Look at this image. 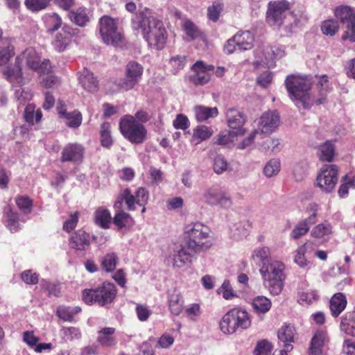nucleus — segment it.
Segmentation results:
<instances>
[{
	"instance_id": "f257e3e1",
	"label": "nucleus",
	"mask_w": 355,
	"mask_h": 355,
	"mask_svg": "<svg viewBox=\"0 0 355 355\" xmlns=\"http://www.w3.org/2000/svg\"><path fill=\"white\" fill-rule=\"evenodd\" d=\"M132 24L135 30L141 33L150 47L157 50L164 47L167 34L162 21L153 16L139 13L132 19Z\"/></svg>"
},
{
	"instance_id": "f03ea898",
	"label": "nucleus",
	"mask_w": 355,
	"mask_h": 355,
	"mask_svg": "<svg viewBox=\"0 0 355 355\" xmlns=\"http://www.w3.org/2000/svg\"><path fill=\"white\" fill-rule=\"evenodd\" d=\"M183 239L187 248L193 253L206 251L212 245L209 228L200 223L188 225Z\"/></svg>"
},
{
	"instance_id": "7ed1b4c3",
	"label": "nucleus",
	"mask_w": 355,
	"mask_h": 355,
	"mask_svg": "<svg viewBox=\"0 0 355 355\" xmlns=\"http://www.w3.org/2000/svg\"><path fill=\"white\" fill-rule=\"evenodd\" d=\"M284 85L290 98L297 106L301 105L304 109H309L313 105L311 99L310 90L311 82L306 78L289 75L286 77Z\"/></svg>"
},
{
	"instance_id": "20e7f679",
	"label": "nucleus",
	"mask_w": 355,
	"mask_h": 355,
	"mask_svg": "<svg viewBox=\"0 0 355 355\" xmlns=\"http://www.w3.org/2000/svg\"><path fill=\"white\" fill-rule=\"evenodd\" d=\"M123 202H125L128 211H132L136 209V207L133 205V202H135L133 194L129 188H126L120 191L117 200L113 205L115 214L112 218V223L116 226L119 230L123 228L130 229L135 223L131 215L122 209Z\"/></svg>"
},
{
	"instance_id": "39448f33",
	"label": "nucleus",
	"mask_w": 355,
	"mask_h": 355,
	"mask_svg": "<svg viewBox=\"0 0 355 355\" xmlns=\"http://www.w3.org/2000/svg\"><path fill=\"white\" fill-rule=\"evenodd\" d=\"M117 294L116 286L109 282H104L96 288H86L83 291V300L88 305L97 304L105 306L112 304Z\"/></svg>"
},
{
	"instance_id": "423d86ee",
	"label": "nucleus",
	"mask_w": 355,
	"mask_h": 355,
	"mask_svg": "<svg viewBox=\"0 0 355 355\" xmlns=\"http://www.w3.org/2000/svg\"><path fill=\"white\" fill-rule=\"evenodd\" d=\"M251 324L250 314L241 308L228 311L220 322V329L224 334H233L239 328L247 329Z\"/></svg>"
},
{
	"instance_id": "0eeeda50",
	"label": "nucleus",
	"mask_w": 355,
	"mask_h": 355,
	"mask_svg": "<svg viewBox=\"0 0 355 355\" xmlns=\"http://www.w3.org/2000/svg\"><path fill=\"white\" fill-rule=\"evenodd\" d=\"M119 126L121 135L132 144H142L146 139L147 130L145 126L132 115L123 116L120 119Z\"/></svg>"
},
{
	"instance_id": "6e6552de",
	"label": "nucleus",
	"mask_w": 355,
	"mask_h": 355,
	"mask_svg": "<svg viewBox=\"0 0 355 355\" xmlns=\"http://www.w3.org/2000/svg\"><path fill=\"white\" fill-rule=\"evenodd\" d=\"M333 12L336 19L345 27L341 40L355 42V8L348 5H340Z\"/></svg>"
},
{
	"instance_id": "1a4fd4ad",
	"label": "nucleus",
	"mask_w": 355,
	"mask_h": 355,
	"mask_svg": "<svg viewBox=\"0 0 355 355\" xmlns=\"http://www.w3.org/2000/svg\"><path fill=\"white\" fill-rule=\"evenodd\" d=\"M143 72L141 64L136 61H130L125 68V77L116 80L114 83L121 90H131L141 80Z\"/></svg>"
},
{
	"instance_id": "9d476101",
	"label": "nucleus",
	"mask_w": 355,
	"mask_h": 355,
	"mask_svg": "<svg viewBox=\"0 0 355 355\" xmlns=\"http://www.w3.org/2000/svg\"><path fill=\"white\" fill-rule=\"evenodd\" d=\"M100 33L105 43L116 45L122 39L121 34L118 31L116 21L107 16H103L99 20Z\"/></svg>"
},
{
	"instance_id": "9b49d317",
	"label": "nucleus",
	"mask_w": 355,
	"mask_h": 355,
	"mask_svg": "<svg viewBox=\"0 0 355 355\" xmlns=\"http://www.w3.org/2000/svg\"><path fill=\"white\" fill-rule=\"evenodd\" d=\"M289 9L290 3L286 0L270 1L266 12L267 23L270 26H281Z\"/></svg>"
},
{
	"instance_id": "f8f14e48",
	"label": "nucleus",
	"mask_w": 355,
	"mask_h": 355,
	"mask_svg": "<svg viewBox=\"0 0 355 355\" xmlns=\"http://www.w3.org/2000/svg\"><path fill=\"white\" fill-rule=\"evenodd\" d=\"M204 202L209 205H218L227 209L232 205L230 196L220 188L213 186L206 189L202 193Z\"/></svg>"
},
{
	"instance_id": "ddd939ff",
	"label": "nucleus",
	"mask_w": 355,
	"mask_h": 355,
	"mask_svg": "<svg viewBox=\"0 0 355 355\" xmlns=\"http://www.w3.org/2000/svg\"><path fill=\"white\" fill-rule=\"evenodd\" d=\"M214 65L207 64L202 60H198L191 67L194 74L189 76L190 83L196 86L208 83L211 79L210 72H214Z\"/></svg>"
},
{
	"instance_id": "4468645a",
	"label": "nucleus",
	"mask_w": 355,
	"mask_h": 355,
	"mask_svg": "<svg viewBox=\"0 0 355 355\" xmlns=\"http://www.w3.org/2000/svg\"><path fill=\"white\" fill-rule=\"evenodd\" d=\"M91 235L83 229L72 232L68 239V244L70 249L76 252H85L91 246ZM96 236H92L93 239H96Z\"/></svg>"
},
{
	"instance_id": "2eb2a0df",
	"label": "nucleus",
	"mask_w": 355,
	"mask_h": 355,
	"mask_svg": "<svg viewBox=\"0 0 355 355\" xmlns=\"http://www.w3.org/2000/svg\"><path fill=\"white\" fill-rule=\"evenodd\" d=\"M338 169L336 165L331 164L323 169L317 178V184L326 192H330L338 181Z\"/></svg>"
},
{
	"instance_id": "dca6fc26",
	"label": "nucleus",
	"mask_w": 355,
	"mask_h": 355,
	"mask_svg": "<svg viewBox=\"0 0 355 355\" xmlns=\"http://www.w3.org/2000/svg\"><path fill=\"white\" fill-rule=\"evenodd\" d=\"M85 149L83 145L78 143H69L63 148L60 162H70L73 164H81L84 159Z\"/></svg>"
},
{
	"instance_id": "f3484780",
	"label": "nucleus",
	"mask_w": 355,
	"mask_h": 355,
	"mask_svg": "<svg viewBox=\"0 0 355 355\" xmlns=\"http://www.w3.org/2000/svg\"><path fill=\"white\" fill-rule=\"evenodd\" d=\"M279 124V116L277 111L264 113L260 118L259 129L263 134L272 132Z\"/></svg>"
},
{
	"instance_id": "a211bd4d",
	"label": "nucleus",
	"mask_w": 355,
	"mask_h": 355,
	"mask_svg": "<svg viewBox=\"0 0 355 355\" xmlns=\"http://www.w3.org/2000/svg\"><path fill=\"white\" fill-rule=\"evenodd\" d=\"M327 341V331L318 329L311 338L309 347V355H322L323 347Z\"/></svg>"
},
{
	"instance_id": "6ab92c4d",
	"label": "nucleus",
	"mask_w": 355,
	"mask_h": 355,
	"mask_svg": "<svg viewBox=\"0 0 355 355\" xmlns=\"http://www.w3.org/2000/svg\"><path fill=\"white\" fill-rule=\"evenodd\" d=\"M296 330L291 324H284L278 331V339L284 343V349L291 351L293 348L292 343L295 342Z\"/></svg>"
},
{
	"instance_id": "aec40b11",
	"label": "nucleus",
	"mask_w": 355,
	"mask_h": 355,
	"mask_svg": "<svg viewBox=\"0 0 355 355\" xmlns=\"http://www.w3.org/2000/svg\"><path fill=\"white\" fill-rule=\"evenodd\" d=\"M16 61L17 63L24 62L28 67L34 70L38 67L41 58L34 48L29 47L16 57Z\"/></svg>"
},
{
	"instance_id": "412c9836",
	"label": "nucleus",
	"mask_w": 355,
	"mask_h": 355,
	"mask_svg": "<svg viewBox=\"0 0 355 355\" xmlns=\"http://www.w3.org/2000/svg\"><path fill=\"white\" fill-rule=\"evenodd\" d=\"M193 254L185 245H181L178 249L174 250L172 255L173 266L180 268L191 263Z\"/></svg>"
},
{
	"instance_id": "4be33fe9",
	"label": "nucleus",
	"mask_w": 355,
	"mask_h": 355,
	"mask_svg": "<svg viewBox=\"0 0 355 355\" xmlns=\"http://www.w3.org/2000/svg\"><path fill=\"white\" fill-rule=\"evenodd\" d=\"M284 265L280 261H273L262 266L260 272L263 279L282 278L284 277Z\"/></svg>"
},
{
	"instance_id": "5701e85b",
	"label": "nucleus",
	"mask_w": 355,
	"mask_h": 355,
	"mask_svg": "<svg viewBox=\"0 0 355 355\" xmlns=\"http://www.w3.org/2000/svg\"><path fill=\"white\" fill-rule=\"evenodd\" d=\"M21 64V62L17 63L15 60L13 66H8L3 71V74L6 80L17 85H21L24 83Z\"/></svg>"
},
{
	"instance_id": "b1692460",
	"label": "nucleus",
	"mask_w": 355,
	"mask_h": 355,
	"mask_svg": "<svg viewBox=\"0 0 355 355\" xmlns=\"http://www.w3.org/2000/svg\"><path fill=\"white\" fill-rule=\"evenodd\" d=\"M116 329L114 327H104L98 331L96 338L97 343L105 347H114L117 343V340L114 337Z\"/></svg>"
},
{
	"instance_id": "393cba45",
	"label": "nucleus",
	"mask_w": 355,
	"mask_h": 355,
	"mask_svg": "<svg viewBox=\"0 0 355 355\" xmlns=\"http://www.w3.org/2000/svg\"><path fill=\"white\" fill-rule=\"evenodd\" d=\"M79 81L82 87L89 92H96L98 90V80L94 73L84 69L79 76Z\"/></svg>"
},
{
	"instance_id": "a878e982",
	"label": "nucleus",
	"mask_w": 355,
	"mask_h": 355,
	"mask_svg": "<svg viewBox=\"0 0 355 355\" xmlns=\"http://www.w3.org/2000/svg\"><path fill=\"white\" fill-rule=\"evenodd\" d=\"M226 118L230 128L236 129V130L243 129V125L245 122V116L242 112L235 108H229L226 112Z\"/></svg>"
},
{
	"instance_id": "bb28decb",
	"label": "nucleus",
	"mask_w": 355,
	"mask_h": 355,
	"mask_svg": "<svg viewBox=\"0 0 355 355\" xmlns=\"http://www.w3.org/2000/svg\"><path fill=\"white\" fill-rule=\"evenodd\" d=\"M329 309L333 317H338L346 308L347 300L343 293H336L331 298Z\"/></svg>"
},
{
	"instance_id": "cd10ccee",
	"label": "nucleus",
	"mask_w": 355,
	"mask_h": 355,
	"mask_svg": "<svg viewBox=\"0 0 355 355\" xmlns=\"http://www.w3.org/2000/svg\"><path fill=\"white\" fill-rule=\"evenodd\" d=\"M94 222L102 229H109L112 222L109 209L104 207H98L94 213Z\"/></svg>"
},
{
	"instance_id": "c85d7f7f",
	"label": "nucleus",
	"mask_w": 355,
	"mask_h": 355,
	"mask_svg": "<svg viewBox=\"0 0 355 355\" xmlns=\"http://www.w3.org/2000/svg\"><path fill=\"white\" fill-rule=\"evenodd\" d=\"M4 215L6 216V226L12 232H17L21 230L19 223V215L14 211L13 209L8 205L4 208Z\"/></svg>"
},
{
	"instance_id": "c756f323",
	"label": "nucleus",
	"mask_w": 355,
	"mask_h": 355,
	"mask_svg": "<svg viewBox=\"0 0 355 355\" xmlns=\"http://www.w3.org/2000/svg\"><path fill=\"white\" fill-rule=\"evenodd\" d=\"M15 48L10 38H5L0 46V66L6 64L15 54Z\"/></svg>"
},
{
	"instance_id": "7c9ffc66",
	"label": "nucleus",
	"mask_w": 355,
	"mask_h": 355,
	"mask_svg": "<svg viewBox=\"0 0 355 355\" xmlns=\"http://www.w3.org/2000/svg\"><path fill=\"white\" fill-rule=\"evenodd\" d=\"M233 37L239 51H246L253 47L254 37L250 31L239 32Z\"/></svg>"
},
{
	"instance_id": "2f4dec72",
	"label": "nucleus",
	"mask_w": 355,
	"mask_h": 355,
	"mask_svg": "<svg viewBox=\"0 0 355 355\" xmlns=\"http://www.w3.org/2000/svg\"><path fill=\"white\" fill-rule=\"evenodd\" d=\"M340 327L346 334L355 337V311H348L342 317Z\"/></svg>"
},
{
	"instance_id": "473e14b6",
	"label": "nucleus",
	"mask_w": 355,
	"mask_h": 355,
	"mask_svg": "<svg viewBox=\"0 0 355 355\" xmlns=\"http://www.w3.org/2000/svg\"><path fill=\"white\" fill-rule=\"evenodd\" d=\"M168 309L173 315H180L183 310L184 300L181 295L176 291H173L168 296Z\"/></svg>"
},
{
	"instance_id": "72a5a7b5",
	"label": "nucleus",
	"mask_w": 355,
	"mask_h": 355,
	"mask_svg": "<svg viewBox=\"0 0 355 355\" xmlns=\"http://www.w3.org/2000/svg\"><path fill=\"white\" fill-rule=\"evenodd\" d=\"M194 113L196 119L198 121L202 122L210 118H214L218 116V108L208 107L204 105H196L194 107Z\"/></svg>"
},
{
	"instance_id": "f704fd0d",
	"label": "nucleus",
	"mask_w": 355,
	"mask_h": 355,
	"mask_svg": "<svg viewBox=\"0 0 355 355\" xmlns=\"http://www.w3.org/2000/svg\"><path fill=\"white\" fill-rule=\"evenodd\" d=\"M245 129L239 130H224L220 132L216 137L215 143L218 145H229L233 143L234 139L238 135H243Z\"/></svg>"
},
{
	"instance_id": "c9c22d12",
	"label": "nucleus",
	"mask_w": 355,
	"mask_h": 355,
	"mask_svg": "<svg viewBox=\"0 0 355 355\" xmlns=\"http://www.w3.org/2000/svg\"><path fill=\"white\" fill-rule=\"evenodd\" d=\"M24 118L25 121L30 125L34 123H39L42 118V112L40 109L35 110V105L28 103L24 110Z\"/></svg>"
},
{
	"instance_id": "e433bc0d",
	"label": "nucleus",
	"mask_w": 355,
	"mask_h": 355,
	"mask_svg": "<svg viewBox=\"0 0 355 355\" xmlns=\"http://www.w3.org/2000/svg\"><path fill=\"white\" fill-rule=\"evenodd\" d=\"M316 86L319 92L320 97L315 101V103L316 105L324 104L327 101V95L330 89L327 76L323 75L320 76Z\"/></svg>"
},
{
	"instance_id": "4c0bfd02",
	"label": "nucleus",
	"mask_w": 355,
	"mask_h": 355,
	"mask_svg": "<svg viewBox=\"0 0 355 355\" xmlns=\"http://www.w3.org/2000/svg\"><path fill=\"white\" fill-rule=\"evenodd\" d=\"M252 305L254 312L260 315L268 312L270 309L272 304L268 298L259 295L253 299Z\"/></svg>"
},
{
	"instance_id": "58836bf2",
	"label": "nucleus",
	"mask_w": 355,
	"mask_h": 355,
	"mask_svg": "<svg viewBox=\"0 0 355 355\" xmlns=\"http://www.w3.org/2000/svg\"><path fill=\"white\" fill-rule=\"evenodd\" d=\"M182 28L187 36L189 37L190 40L205 37L204 33L190 19H186L183 22Z\"/></svg>"
},
{
	"instance_id": "ea45409f",
	"label": "nucleus",
	"mask_w": 355,
	"mask_h": 355,
	"mask_svg": "<svg viewBox=\"0 0 355 355\" xmlns=\"http://www.w3.org/2000/svg\"><path fill=\"white\" fill-rule=\"evenodd\" d=\"M79 306L71 308L69 306H59L56 310L57 316L64 322H73L74 315L80 312Z\"/></svg>"
},
{
	"instance_id": "a19ab883",
	"label": "nucleus",
	"mask_w": 355,
	"mask_h": 355,
	"mask_svg": "<svg viewBox=\"0 0 355 355\" xmlns=\"http://www.w3.org/2000/svg\"><path fill=\"white\" fill-rule=\"evenodd\" d=\"M100 140L103 147L109 148L113 144V139L111 136V125L109 122H103L100 128Z\"/></svg>"
},
{
	"instance_id": "79ce46f5",
	"label": "nucleus",
	"mask_w": 355,
	"mask_h": 355,
	"mask_svg": "<svg viewBox=\"0 0 355 355\" xmlns=\"http://www.w3.org/2000/svg\"><path fill=\"white\" fill-rule=\"evenodd\" d=\"M134 198V207H136V205L142 207L141 213L144 214L146 211V205H147L149 199V193L144 187H139L133 194Z\"/></svg>"
},
{
	"instance_id": "37998d69",
	"label": "nucleus",
	"mask_w": 355,
	"mask_h": 355,
	"mask_svg": "<svg viewBox=\"0 0 355 355\" xmlns=\"http://www.w3.org/2000/svg\"><path fill=\"white\" fill-rule=\"evenodd\" d=\"M69 17L71 21L80 26H85L89 21V17L85 8H79L76 11H71L69 13Z\"/></svg>"
},
{
	"instance_id": "c03bdc74",
	"label": "nucleus",
	"mask_w": 355,
	"mask_h": 355,
	"mask_svg": "<svg viewBox=\"0 0 355 355\" xmlns=\"http://www.w3.org/2000/svg\"><path fill=\"white\" fill-rule=\"evenodd\" d=\"M335 148L331 141H326L320 146L319 158L322 162H331L334 157Z\"/></svg>"
},
{
	"instance_id": "a18cd8bd",
	"label": "nucleus",
	"mask_w": 355,
	"mask_h": 355,
	"mask_svg": "<svg viewBox=\"0 0 355 355\" xmlns=\"http://www.w3.org/2000/svg\"><path fill=\"white\" fill-rule=\"evenodd\" d=\"M119 262V258L115 252L106 254L101 260V268L107 272H112L115 270Z\"/></svg>"
},
{
	"instance_id": "49530a36",
	"label": "nucleus",
	"mask_w": 355,
	"mask_h": 355,
	"mask_svg": "<svg viewBox=\"0 0 355 355\" xmlns=\"http://www.w3.org/2000/svg\"><path fill=\"white\" fill-rule=\"evenodd\" d=\"M252 259L266 266L270 260V248L264 246L255 249L252 254Z\"/></svg>"
},
{
	"instance_id": "de8ad7c7",
	"label": "nucleus",
	"mask_w": 355,
	"mask_h": 355,
	"mask_svg": "<svg viewBox=\"0 0 355 355\" xmlns=\"http://www.w3.org/2000/svg\"><path fill=\"white\" fill-rule=\"evenodd\" d=\"M284 277L263 279L265 286L273 295H279L284 287Z\"/></svg>"
},
{
	"instance_id": "09e8293b",
	"label": "nucleus",
	"mask_w": 355,
	"mask_h": 355,
	"mask_svg": "<svg viewBox=\"0 0 355 355\" xmlns=\"http://www.w3.org/2000/svg\"><path fill=\"white\" fill-rule=\"evenodd\" d=\"M332 232V227L329 223L324 222L315 226L311 230V235L315 239H323L329 236Z\"/></svg>"
},
{
	"instance_id": "8fccbe9b",
	"label": "nucleus",
	"mask_w": 355,
	"mask_h": 355,
	"mask_svg": "<svg viewBox=\"0 0 355 355\" xmlns=\"http://www.w3.org/2000/svg\"><path fill=\"white\" fill-rule=\"evenodd\" d=\"M223 8L224 4L222 0H216L211 6L207 8V18L213 22H216L219 19Z\"/></svg>"
},
{
	"instance_id": "3c124183",
	"label": "nucleus",
	"mask_w": 355,
	"mask_h": 355,
	"mask_svg": "<svg viewBox=\"0 0 355 355\" xmlns=\"http://www.w3.org/2000/svg\"><path fill=\"white\" fill-rule=\"evenodd\" d=\"M15 203L18 209L24 214H31L32 212L33 201L28 196H17Z\"/></svg>"
},
{
	"instance_id": "603ef678",
	"label": "nucleus",
	"mask_w": 355,
	"mask_h": 355,
	"mask_svg": "<svg viewBox=\"0 0 355 355\" xmlns=\"http://www.w3.org/2000/svg\"><path fill=\"white\" fill-rule=\"evenodd\" d=\"M67 121V125L69 128H77L81 123L83 120L82 114L78 110L67 112L62 118Z\"/></svg>"
},
{
	"instance_id": "864d4df0",
	"label": "nucleus",
	"mask_w": 355,
	"mask_h": 355,
	"mask_svg": "<svg viewBox=\"0 0 355 355\" xmlns=\"http://www.w3.org/2000/svg\"><path fill=\"white\" fill-rule=\"evenodd\" d=\"M70 42V36L67 33H58L56 34L53 46L58 52L65 50Z\"/></svg>"
},
{
	"instance_id": "5fc2aeb1",
	"label": "nucleus",
	"mask_w": 355,
	"mask_h": 355,
	"mask_svg": "<svg viewBox=\"0 0 355 355\" xmlns=\"http://www.w3.org/2000/svg\"><path fill=\"white\" fill-rule=\"evenodd\" d=\"M318 211V205L315 202L309 204L306 209V212L309 214V216L302 221L310 227L314 225L317 222V216Z\"/></svg>"
},
{
	"instance_id": "6e6d98bb",
	"label": "nucleus",
	"mask_w": 355,
	"mask_h": 355,
	"mask_svg": "<svg viewBox=\"0 0 355 355\" xmlns=\"http://www.w3.org/2000/svg\"><path fill=\"white\" fill-rule=\"evenodd\" d=\"M339 30L338 21L334 19L325 20L321 25V31L326 35L333 36Z\"/></svg>"
},
{
	"instance_id": "4d7b16f0",
	"label": "nucleus",
	"mask_w": 355,
	"mask_h": 355,
	"mask_svg": "<svg viewBox=\"0 0 355 355\" xmlns=\"http://www.w3.org/2000/svg\"><path fill=\"white\" fill-rule=\"evenodd\" d=\"M318 300L316 291L302 292L298 294V302L302 305H309Z\"/></svg>"
},
{
	"instance_id": "13d9d810",
	"label": "nucleus",
	"mask_w": 355,
	"mask_h": 355,
	"mask_svg": "<svg viewBox=\"0 0 355 355\" xmlns=\"http://www.w3.org/2000/svg\"><path fill=\"white\" fill-rule=\"evenodd\" d=\"M280 171V162L279 159H270L263 168V173L267 177L275 175Z\"/></svg>"
},
{
	"instance_id": "bf43d9fd",
	"label": "nucleus",
	"mask_w": 355,
	"mask_h": 355,
	"mask_svg": "<svg viewBox=\"0 0 355 355\" xmlns=\"http://www.w3.org/2000/svg\"><path fill=\"white\" fill-rule=\"evenodd\" d=\"M306 250V244L304 243L295 251L294 261L300 267H305L309 263L308 260L305 257Z\"/></svg>"
},
{
	"instance_id": "052dcab7",
	"label": "nucleus",
	"mask_w": 355,
	"mask_h": 355,
	"mask_svg": "<svg viewBox=\"0 0 355 355\" xmlns=\"http://www.w3.org/2000/svg\"><path fill=\"white\" fill-rule=\"evenodd\" d=\"M24 4L29 10L37 12L48 6L49 0H25Z\"/></svg>"
},
{
	"instance_id": "680f3d73",
	"label": "nucleus",
	"mask_w": 355,
	"mask_h": 355,
	"mask_svg": "<svg viewBox=\"0 0 355 355\" xmlns=\"http://www.w3.org/2000/svg\"><path fill=\"white\" fill-rule=\"evenodd\" d=\"M272 349V345L266 340L259 341L254 350V355H270Z\"/></svg>"
},
{
	"instance_id": "e2e57ef3",
	"label": "nucleus",
	"mask_w": 355,
	"mask_h": 355,
	"mask_svg": "<svg viewBox=\"0 0 355 355\" xmlns=\"http://www.w3.org/2000/svg\"><path fill=\"white\" fill-rule=\"evenodd\" d=\"M79 220V212L75 211L71 214L69 218L65 220L62 225V229L67 233L71 232L76 227Z\"/></svg>"
},
{
	"instance_id": "0e129e2a",
	"label": "nucleus",
	"mask_w": 355,
	"mask_h": 355,
	"mask_svg": "<svg viewBox=\"0 0 355 355\" xmlns=\"http://www.w3.org/2000/svg\"><path fill=\"white\" fill-rule=\"evenodd\" d=\"M228 164L225 158L221 155H217L214 159L213 168L216 173L221 174L227 170Z\"/></svg>"
},
{
	"instance_id": "69168bd1",
	"label": "nucleus",
	"mask_w": 355,
	"mask_h": 355,
	"mask_svg": "<svg viewBox=\"0 0 355 355\" xmlns=\"http://www.w3.org/2000/svg\"><path fill=\"white\" fill-rule=\"evenodd\" d=\"M213 130L210 127L202 125H198L194 130L193 136L200 141L206 140L211 137Z\"/></svg>"
},
{
	"instance_id": "338daca9",
	"label": "nucleus",
	"mask_w": 355,
	"mask_h": 355,
	"mask_svg": "<svg viewBox=\"0 0 355 355\" xmlns=\"http://www.w3.org/2000/svg\"><path fill=\"white\" fill-rule=\"evenodd\" d=\"M218 294H222L225 300H230L236 296V293L232 289L229 280H225L221 286L217 290Z\"/></svg>"
},
{
	"instance_id": "774afa93",
	"label": "nucleus",
	"mask_w": 355,
	"mask_h": 355,
	"mask_svg": "<svg viewBox=\"0 0 355 355\" xmlns=\"http://www.w3.org/2000/svg\"><path fill=\"white\" fill-rule=\"evenodd\" d=\"M21 280L26 284L35 285L39 282V274L32 270H26L20 275Z\"/></svg>"
}]
</instances>
